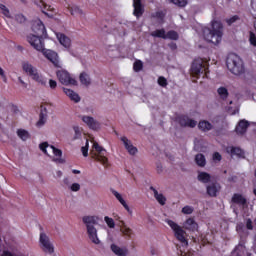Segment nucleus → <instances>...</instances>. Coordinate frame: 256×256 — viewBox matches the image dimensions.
Instances as JSON below:
<instances>
[{
	"label": "nucleus",
	"mask_w": 256,
	"mask_h": 256,
	"mask_svg": "<svg viewBox=\"0 0 256 256\" xmlns=\"http://www.w3.org/2000/svg\"><path fill=\"white\" fill-rule=\"evenodd\" d=\"M203 38L207 42L218 44L223 38V24L219 21H212V29L205 27L203 28Z\"/></svg>",
	"instance_id": "obj_1"
},
{
	"label": "nucleus",
	"mask_w": 256,
	"mask_h": 256,
	"mask_svg": "<svg viewBox=\"0 0 256 256\" xmlns=\"http://www.w3.org/2000/svg\"><path fill=\"white\" fill-rule=\"evenodd\" d=\"M82 223L86 225L88 237L91 242L95 245H100L101 241L98 237V230L95 227L98 225V217L95 216H84L82 218Z\"/></svg>",
	"instance_id": "obj_2"
},
{
	"label": "nucleus",
	"mask_w": 256,
	"mask_h": 256,
	"mask_svg": "<svg viewBox=\"0 0 256 256\" xmlns=\"http://www.w3.org/2000/svg\"><path fill=\"white\" fill-rule=\"evenodd\" d=\"M226 67L233 75H242L245 70L243 60L235 53L229 54L226 58Z\"/></svg>",
	"instance_id": "obj_3"
},
{
	"label": "nucleus",
	"mask_w": 256,
	"mask_h": 256,
	"mask_svg": "<svg viewBox=\"0 0 256 256\" xmlns=\"http://www.w3.org/2000/svg\"><path fill=\"white\" fill-rule=\"evenodd\" d=\"M22 70L23 72L30 76L31 79H33L35 82L45 86L47 84L46 79L42 74H40L37 70V68L30 64L28 61H25L22 63Z\"/></svg>",
	"instance_id": "obj_4"
},
{
	"label": "nucleus",
	"mask_w": 256,
	"mask_h": 256,
	"mask_svg": "<svg viewBox=\"0 0 256 256\" xmlns=\"http://www.w3.org/2000/svg\"><path fill=\"white\" fill-rule=\"evenodd\" d=\"M167 225L174 231V237L182 244V247H188V239L186 238V231L183 230L175 221L171 219L166 220Z\"/></svg>",
	"instance_id": "obj_5"
},
{
	"label": "nucleus",
	"mask_w": 256,
	"mask_h": 256,
	"mask_svg": "<svg viewBox=\"0 0 256 256\" xmlns=\"http://www.w3.org/2000/svg\"><path fill=\"white\" fill-rule=\"evenodd\" d=\"M190 72L192 73L193 77L199 78L200 75L203 77H207L209 73V67L201 58H196L192 64V68H190Z\"/></svg>",
	"instance_id": "obj_6"
},
{
	"label": "nucleus",
	"mask_w": 256,
	"mask_h": 256,
	"mask_svg": "<svg viewBox=\"0 0 256 256\" xmlns=\"http://www.w3.org/2000/svg\"><path fill=\"white\" fill-rule=\"evenodd\" d=\"M93 148L95 149L96 153H94L92 158L95 161L100 162L104 167H108V158L106 157V150L103 149V147H101L97 142L93 144Z\"/></svg>",
	"instance_id": "obj_7"
},
{
	"label": "nucleus",
	"mask_w": 256,
	"mask_h": 256,
	"mask_svg": "<svg viewBox=\"0 0 256 256\" xmlns=\"http://www.w3.org/2000/svg\"><path fill=\"white\" fill-rule=\"evenodd\" d=\"M39 246L45 254L52 255L54 253V245L50 241L49 236H47L45 233L40 234Z\"/></svg>",
	"instance_id": "obj_8"
},
{
	"label": "nucleus",
	"mask_w": 256,
	"mask_h": 256,
	"mask_svg": "<svg viewBox=\"0 0 256 256\" xmlns=\"http://www.w3.org/2000/svg\"><path fill=\"white\" fill-rule=\"evenodd\" d=\"M57 78L62 85H77V81L71 78L70 74L66 70H58L56 72Z\"/></svg>",
	"instance_id": "obj_9"
},
{
	"label": "nucleus",
	"mask_w": 256,
	"mask_h": 256,
	"mask_svg": "<svg viewBox=\"0 0 256 256\" xmlns=\"http://www.w3.org/2000/svg\"><path fill=\"white\" fill-rule=\"evenodd\" d=\"M43 38L45 37L31 34L27 36V41L30 42V45H32L34 49L41 52L45 49Z\"/></svg>",
	"instance_id": "obj_10"
},
{
	"label": "nucleus",
	"mask_w": 256,
	"mask_h": 256,
	"mask_svg": "<svg viewBox=\"0 0 256 256\" xmlns=\"http://www.w3.org/2000/svg\"><path fill=\"white\" fill-rule=\"evenodd\" d=\"M32 30L35 33V36L38 37H46L47 36V30L46 27L41 19H36L32 23Z\"/></svg>",
	"instance_id": "obj_11"
},
{
	"label": "nucleus",
	"mask_w": 256,
	"mask_h": 256,
	"mask_svg": "<svg viewBox=\"0 0 256 256\" xmlns=\"http://www.w3.org/2000/svg\"><path fill=\"white\" fill-rule=\"evenodd\" d=\"M51 109L50 104H42L40 106L39 120L36 123V127H44L48 119V110Z\"/></svg>",
	"instance_id": "obj_12"
},
{
	"label": "nucleus",
	"mask_w": 256,
	"mask_h": 256,
	"mask_svg": "<svg viewBox=\"0 0 256 256\" xmlns=\"http://www.w3.org/2000/svg\"><path fill=\"white\" fill-rule=\"evenodd\" d=\"M40 52H42L44 57L48 58L56 68H61L59 55L55 51L45 50V48H43Z\"/></svg>",
	"instance_id": "obj_13"
},
{
	"label": "nucleus",
	"mask_w": 256,
	"mask_h": 256,
	"mask_svg": "<svg viewBox=\"0 0 256 256\" xmlns=\"http://www.w3.org/2000/svg\"><path fill=\"white\" fill-rule=\"evenodd\" d=\"M177 122L180 125V127H189V128H195L197 125V121L190 118L187 115H180L177 117Z\"/></svg>",
	"instance_id": "obj_14"
},
{
	"label": "nucleus",
	"mask_w": 256,
	"mask_h": 256,
	"mask_svg": "<svg viewBox=\"0 0 256 256\" xmlns=\"http://www.w3.org/2000/svg\"><path fill=\"white\" fill-rule=\"evenodd\" d=\"M81 120L93 131H98L101 128V123L92 116H82Z\"/></svg>",
	"instance_id": "obj_15"
},
{
	"label": "nucleus",
	"mask_w": 256,
	"mask_h": 256,
	"mask_svg": "<svg viewBox=\"0 0 256 256\" xmlns=\"http://www.w3.org/2000/svg\"><path fill=\"white\" fill-rule=\"evenodd\" d=\"M40 150L45 154L49 156V153L47 151V148H50L54 154L55 157H62V150L56 149L54 146H49L48 142H43L39 145Z\"/></svg>",
	"instance_id": "obj_16"
},
{
	"label": "nucleus",
	"mask_w": 256,
	"mask_h": 256,
	"mask_svg": "<svg viewBox=\"0 0 256 256\" xmlns=\"http://www.w3.org/2000/svg\"><path fill=\"white\" fill-rule=\"evenodd\" d=\"M221 189H222L221 184L214 182L206 186V193L210 197H216L218 193L221 192Z\"/></svg>",
	"instance_id": "obj_17"
},
{
	"label": "nucleus",
	"mask_w": 256,
	"mask_h": 256,
	"mask_svg": "<svg viewBox=\"0 0 256 256\" xmlns=\"http://www.w3.org/2000/svg\"><path fill=\"white\" fill-rule=\"evenodd\" d=\"M120 141H122L124 143L126 150L128 151V153L131 156H134L137 154L138 149L132 144V142L130 140L127 139L126 136L121 137Z\"/></svg>",
	"instance_id": "obj_18"
},
{
	"label": "nucleus",
	"mask_w": 256,
	"mask_h": 256,
	"mask_svg": "<svg viewBox=\"0 0 256 256\" xmlns=\"http://www.w3.org/2000/svg\"><path fill=\"white\" fill-rule=\"evenodd\" d=\"M133 15L136 18H140L144 14V7L141 3V0H133Z\"/></svg>",
	"instance_id": "obj_19"
},
{
	"label": "nucleus",
	"mask_w": 256,
	"mask_h": 256,
	"mask_svg": "<svg viewBox=\"0 0 256 256\" xmlns=\"http://www.w3.org/2000/svg\"><path fill=\"white\" fill-rule=\"evenodd\" d=\"M249 121L247 120H240L237 124L235 131L238 135H244L247 132V129L249 127Z\"/></svg>",
	"instance_id": "obj_20"
},
{
	"label": "nucleus",
	"mask_w": 256,
	"mask_h": 256,
	"mask_svg": "<svg viewBox=\"0 0 256 256\" xmlns=\"http://www.w3.org/2000/svg\"><path fill=\"white\" fill-rule=\"evenodd\" d=\"M184 229L190 232H196L198 231V224L194 218H187L184 222Z\"/></svg>",
	"instance_id": "obj_21"
},
{
	"label": "nucleus",
	"mask_w": 256,
	"mask_h": 256,
	"mask_svg": "<svg viewBox=\"0 0 256 256\" xmlns=\"http://www.w3.org/2000/svg\"><path fill=\"white\" fill-rule=\"evenodd\" d=\"M35 4L41 8L42 13L45 14L46 16L50 17V14L48 12H53V8L51 5H48L44 2V0H37Z\"/></svg>",
	"instance_id": "obj_22"
},
{
	"label": "nucleus",
	"mask_w": 256,
	"mask_h": 256,
	"mask_svg": "<svg viewBox=\"0 0 256 256\" xmlns=\"http://www.w3.org/2000/svg\"><path fill=\"white\" fill-rule=\"evenodd\" d=\"M111 193H112V195L115 196V198L117 199V201L120 202V204H122V206L125 208V210H126L129 214H132L131 208H129L128 204L125 202V200L123 199L122 195H121L118 191H116V190H114V189L111 190Z\"/></svg>",
	"instance_id": "obj_23"
},
{
	"label": "nucleus",
	"mask_w": 256,
	"mask_h": 256,
	"mask_svg": "<svg viewBox=\"0 0 256 256\" xmlns=\"http://www.w3.org/2000/svg\"><path fill=\"white\" fill-rule=\"evenodd\" d=\"M232 203L245 207L247 206V199L242 194L235 193L232 197Z\"/></svg>",
	"instance_id": "obj_24"
},
{
	"label": "nucleus",
	"mask_w": 256,
	"mask_h": 256,
	"mask_svg": "<svg viewBox=\"0 0 256 256\" xmlns=\"http://www.w3.org/2000/svg\"><path fill=\"white\" fill-rule=\"evenodd\" d=\"M150 191L153 192L154 198H156V201H158L161 206H164L165 203H167V198H165L163 194H159L154 186H150Z\"/></svg>",
	"instance_id": "obj_25"
},
{
	"label": "nucleus",
	"mask_w": 256,
	"mask_h": 256,
	"mask_svg": "<svg viewBox=\"0 0 256 256\" xmlns=\"http://www.w3.org/2000/svg\"><path fill=\"white\" fill-rule=\"evenodd\" d=\"M226 152L231 154L232 157L236 156V157L242 158V159L245 158V152L241 148L231 147V148L226 149Z\"/></svg>",
	"instance_id": "obj_26"
},
{
	"label": "nucleus",
	"mask_w": 256,
	"mask_h": 256,
	"mask_svg": "<svg viewBox=\"0 0 256 256\" xmlns=\"http://www.w3.org/2000/svg\"><path fill=\"white\" fill-rule=\"evenodd\" d=\"M63 93H65L66 96H68L71 99V101H73L75 103H79L81 101L79 94L75 93L71 89L63 88Z\"/></svg>",
	"instance_id": "obj_27"
},
{
	"label": "nucleus",
	"mask_w": 256,
	"mask_h": 256,
	"mask_svg": "<svg viewBox=\"0 0 256 256\" xmlns=\"http://www.w3.org/2000/svg\"><path fill=\"white\" fill-rule=\"evenodd\" d=\"M57 38L62 46H64L65 48H70L71 40L68 36H66L64 33H58Z\"/></svg>",
	"instance_id": "obj_28"
},
{
	"label": "nucleus",
	"mask_w": 256,
	"mask_h": 256,
	"mask_svg": "<svg viewBox=\"0 0 256 256\" xmlns=\"http://www.w3.org/2000/svg\"><path fill=\"white\" fill-rule=\"evenodd\" d=\"M110 248L116 256H127L128 254L127 249H122L116 244H112Z\"/></svg>",
	"instance_id": "obj_29"
},
{
	"label": "nucleus",
	"mask_w": 256,
	"mask_h": 256,
	"mask_svg": "<svg viewBox=\"0 0 256 256\" xmlns=\"http://www.w3.org/2000/svg\"><path fill=\"white\" fill-rule=\"evenodd\" d=\"M198 128L203 132H209L213 129V125L207 120H201L198 124Z\"/></svg>",
	"instance_id": "obj_30"
},
{
	"label": "nucleus",
	"mask_w": 256,
	"mask_h": 256,
	"mask_svg": "<svg viewBox=\"0 0 256 256\" xmlns=\"http://www.w3.org/2000/svg\"><path fill=\"white\" fill-rule=\"evenodd\" d=\"M167 15V12L164 11H156V13L151 14L152 19L158 20L160 25L164 24L165 16Z\"/></svg>",
	"instance_id": "obj_31"
},
{
	"label": "nucleus",
	"mask_w": 256,
	"mask_h": 256,
	"mask_svg": "<svg viewBox=\"0 0 256 256\" xmlns=\"http://www.w3.org/2000/svg\"><path fill=\"white\" fill-rule=\"evenodd\" d=\"M79 81L82 85L88 87L91 84V79L89 74H87L86 72H82L79 75Z\"/></svg>",
	"instance_id": "obj_32"
},
{
	"label": "nucleus",
	"mask_w": 256,
	"mask_h": 256,
	"mask_svg": "<svg viewBox=\"0 0 256 256\" xmlns=\"http://www.w3.org/2000/svg\"><path fill=\"white\" fill-rule=\"evenodd\" d=\"M120 232L123 233V235L127 238V239H131L132 235H133V230L129 227H127L124 223V221H122V226H120Z\"/></svg>",
	"instance_id": "obj_33"
},
{
	"label": "nucleus",
	"mask_w": 256,
	"mask_h": 256,
	"mask_svg": "<svg viewBox=\"0 0 256 256\" xmlns=\"http://www.w3.org/2000/svg\"><path fill=\"white\" fill-rule=\"evenodd\" d=\"M197 179L201 183L208 184L211 181V175L207 172H199Z\"/></svg>",
	"instance_id": "obj_34"
},
{
	"label": "nucleus",
	"mask_w": 256,
	"mask_h": 256,
	"mask_svg": "<svg viewBox=\"0 0 256 256\" xmlns=\"http://www.w3.org/2000/svg\"><path fill=\"white\" fill-rule=\"evenodd\" d=\"M217 93H218L220 99L223 101H226L227 98L229 97L228 89L224 86L219 87L217 90Z\"/></svg>",
	"instance_id": "obj_35"
},
{
	"label": "nucleus",
	"mask_w": 256,
	"mask_h": 256,
	"mask_svg": "<svg viewBox=\"0 0 256 256\" xmlns=\"http://www.w3.org/2000/svg\"><path fill=\"white\" fill-rule=\"evenodd\" d=\"M195 161H196V164H197L199 167H205V166H206V157H205L204 154L198 153V154L195 156Z\"/></svg>",
	"instance_id": "obj_36"
},
{
	"label": "nucleus",
	"mask_w": 256,
	"mask_h": 256,
	"mask_svg": "<svg viewBox=\"0 0 256 256\" xmlns=\"http://www.w3.org/2000/svg\"><path fill=\"white\" fill-rule=\"evenodd\" d=\"M151 36L153 38H160V39L166 40L167 33H165L164 29H158L154 32H151Z\"/></svg>",
	"instance_id": "obj_37"
},
{
	"label": "nucleus",
	"mask_w": 256,
	"mask_h": 256,
	"mask_svg": "<svg viewBox=\"0 0 256 256\" xmlns=\"http://www.w3.org/2000/svg\"><path fill=\"white\" fill-rule=\"evenodd\" d=\"M17 135L24 142H26L28 139L31 138V135L29 134V132L24 129H19L17 131Z\"/></svg>",
	"instance_id": "obj_38"
},
{
	"label": "nucleus",
	"mask_w": 256,
	"mask_h": 256,
	"mask_svg": "<svg viewBox=\"0 0 256 256\" xmlns=\"http://www.w3.org/2000/svg\"><path fill=\"white\" fill-rule=\"evenodd\" d=\"M166 40L171 41H178L179 40V34L176 31H169L166 33Z\"/></svg>",
	"instance_id": "obj_39"
},
{
	"label": "nucleus",
	"mask_w": 256,
	"mask_h": 256,
	"mask_svg": "<svg viewBox=\"0 0 256 256\" xmlns=\"http://www.w3.org/2000/svg\"><path fill=\"white\" fill-rule=\"evenodd\" d=\"M0 10L2 11V14H3L6 18H8V19H11V18H12L11 13H10V10H9V8H8L6 5L0 4Z\"/></svg>",
	"instance_id": "obj_40"
},
{
	"label": "nucleus",
	"mask_w": 256,
	"mask_h": 256,
	"mask_svg": "<svg viewBox=\"0 0 256 256\" xmlns=\"http://www.w3.org/2000/svg\"><path fill=\"white\" fill-rule=\"evenodd\" d=\"M142 69H143L142 61L141 60L135 61L134 64H133L134 72L139 73L140 71H142Z\"/></svg>",
	"instance_id": "obj_41"
},
{
	"label": "nucleus",
	"mask_w": 256,
	"mask_h": 256,
	"mask_svg": "<svg viewBox=\"0 0 256 256\" xmlns=\"http://www.w3.org/2000/svg\"><path fill=\"white\" fill-rule=\"evenodd\" d=\"M73 130L75 132L74 140H79L82 138V129L79 126H74Z\"/></svg>",
	"instance_id": "obj_42"
},
{
	"label": "nucleus",
	"mask_w": 256,
	"mask_h": 256,
	"mask_svg": "<svg viewBox=\"0 0 256 256\" xmlns=\"http://www.w3.org/2000/svg\"><path fill=\"white\" fill-rule=\"evenodd\" d=\"M170 2L178 7H186L188 0H170Z\"/></svg>",
	"instance_id": "obj_43"
},
{
	"label": "nucleus",
	"mask_w": 256,
	"mask_h": 256,
	"mask_svg": "<svg viewBox=\"0 0 256 256\" xmlns=\"http://www.w3.org/2000/svg\"><path fill=\"white\" fill-rule=\"evenodd\" d=\"M104 220L109 229H115L116 224H115V220L113 218H109L108 216H106L104 218Z\"/></svg>",
	"instance_id": "obj_44"
},
{
	"label": "nucleus",
	"mask_w": 256,
	"mask_h": 256,
	"mask_svg": "<svg viewBox=\"0 0 256 256\" xmlns=\"http://www.w3.org/2000/svg\"><path fill=\"white\" fill-rule=\"evenodd\" d=\"M15 21L18 24H24L26 22V17L24 16V14H16L15 15Z\"/></svg>",
	"instance_id": "obj_45"
},
{
	"label": "nucleus",
	"mask_w": 256,
	"mask_h": 256,
	"mask_svg": "<svg viewBox=\"0 0 256 256\" xmlns=\"http://www.w3.org/2000/svg\"><path fill=\"white\" fill-rule=\"evenodd\" d=\"M240 20V16H232L231 18H228L225 20L226 24H228L229 26L233 25L235 22Z\"/></svg>",
	"instance_id": "obj_46"
},
{
	"label": "nucleus",
	"mask_w": 256,
	"mask_h": 256,
	"mask_svg": "<svg viewBox=\"0 0 256 256\" xmlns=\"http://www.w3.org/2000/svg\"><path fill=\"white\" fill-rule=\"evenodd\" d=\"M158 84L159 86H161L162 88H166L168 86V80L166 78H164L163 76H160L158 78Z\"/></svg>",
	"instance_id": "obj_47"
},
{
	"label": "nucleus",
	"mask_w": 256,
	"mask_h": 256,
	"mask_svg": "<svg viewBox=\"0 0 256 256\" xmlns=\"http://www.w3.org/2000/svg\"><path fill=\"white\" fill-rule=\"evenodd\" d=\"M194 211L192 206L186 205L182 208V213L186 214V215H190L192 214Z\"/></svg>",
	"instance_id": "obj_48"
},
{
	"label": "nucleus",
	"mask_w": 256,
	"mask_h": 256,
	"mask_svg": "<svg viewBox=\"0 0 256 256\" xmlns=\"http://www.w3.org/2000/svg\"><path fill=\"white\" fill-rule=\"evenodd\" d=\"M249 41L252 46L256 47V35L253 32H250Z\"/></svg>",
	"instance_id": "obj_49"
},
{
	"label": "nucleus",
	"mask_w": 256,
	"mask_h": 256,
	"mask_svg": "<svg viewBox=\"0 0 256 256\" xmlns=\"http://www.w3.org/2000/svg\"><path fill=\"white\" fill-rule=\"evenodd\" d=\"M81 189V185L78 183H74L71 185V191L72 192H79Z\"/></svg>",
	"instance_id": "obj_50"
},
{
	"label": "nucleus",
	"mask_w": 256,
	"mask_h": 256,
	"mask_svg": "<svg viewBox=\"0 0 256 256\" xmlns=\"http://www.w3.org/2000/svg\"><path fill=\"white\" fill-rule=\"evenodd\" d=\"M213 160L214 161H222V155L219 152H214L213 154Z\"/></svg>",
	"instance_id": "obj_51"
},
{
	"label": "nucleus",
	"mask_w": 256,
	"mask_h": 256,
	"mask_svg": "<svg viewBox=\"0 0 256 256\" xmlns=\"http://www.w3.org/2000/svg\"><path fill=\"white\" fill-rule=\"evenodd\" d=\"M71 14L75 15V14H83L82 10L79 7H74L71 9Z\"/></svg>",
	"instance_id": "obj_52"
},
{
	"label": "nucleus",
	"mask_w": 256,
	"mask_h": 256,
	"mask_svg": "<svg viewBox=\"0 0 256 256\" xmlns=\"http://www.w3.org/2000/svg\"><path fill=\"white\" fill-rule=\"evenodd\" d=\"M81 152H82V155H84V157H88V142L85 147H81Z\"/></svg>",
	"instance_id": "obj_53"
},
{
	"label": "nucleus",
	"mask_w": 256,
	"mask_h": 256,
	"mask_svg": "<svg viewBox=\"0 0 256 256\" xmlns=\"http://www.w3.org/2000/svg\"><path fill=\"white\" fill-rule=\"evenodd\" d=\"M246 227H247L248 230H252L253 229V223H252L251 218L247 219Z\"/></svg>",
	"instance_id": "obj_54"
},
{
	"label": "nucleus",
	"mask_w": 256,
	"mask_h": 256,
	"mask_svg": "<svg viewBox=\"0 0 256 256\" xmlns=\"http://www.w3.org/2000/svg\"><path fill=\"white\" fill-rule=\"evenodd\" d=\"M48 84L50 85V88L52 90H54L57 87V82L52 79L48 82Z\"/></svg>",
	"instance_id": "obj_55"
},
{
	"label": "nucleus",
	"mask_w": 256,
	"mask_h": 256,
	"mask_svg": "<svg viewBox=\"0 0 256 256\" xmlns=\"http://www.w3.org/2000/svg\"><path fill=\"white\" fill-rule=\"evenodd\" d=\"M0 76H2L4 82H7V76L5 74V71L0 67Z\"/></svg>",
	"instance_id": "obj_56"
},
{
	"label": "nucleus",
	"mask_w": 256,
	"mask_h": 256,
	"mask_svg": "<svg viewBox=\"0 0 256 256\" xmlns=\"http://www.w3.org/2000/svg\"><path fill=\"white\" fill-rule=\"evenodd\" d=\"M180 255H181V256H193L192 253L186 252L185 250H184V251L180 250Z\"/></svg>",
	"instance_id": "obj_57"
},
{
	"label": "nucleus",
	"mask_w": 256,
	"mask_h": 256,
	"mask_svg": "<svg viewBox=\"0 0 256 256\" xmlns=\"http://www.w3.org/2000/svg\"><path fill=\"white\" fill-rule=\"evenodd\" d=\"M1 256H13L11 252L4 251Z\"/></svg>",
	"instance_id": "obj_58"
},
{
	"label": "nucleus",
	"mask_w": 256,
	"mask_h": 256,
	"mask_svg": "<svg viewBox=\"0 0 256 256\" xmlns=\"http://www.w3.org/2000/svg\"><path fill=\"white\" fill-rule=\"evenodd\" d=\"M72 173H73L74 175H80V174H81V171L78 170V169H73V170H72Z\"/></svg>",
	"instance_id": "obj_59"
},
{
	"label": "nucleus",
	"mask_w": 256,
	"mask_h": 256,
	"mask_svg": "<svg viewBox=\"0 0 256 256\" xmlns=\"http://www.w3.org/2000/svg\"><path fill=\"white\" fill-rule=\"evenodd\" d=\"M55 162L64 163V160L62 158H56L54 159Z\"/></svg>",
	"instance_id": "obj_60"
},
{
	"label": "nucleus",
	"mask_w": 256,
	"mask_h": 256,
	"mask_svg": "<svg viewBox=\"0 0 256 256\" xmlns=\"http://www.w3.org/2000/svg\"><path fill=\"white\" fill-rule=\"evenodd\" d=\"M253 194L256 196V189H253Z\"/></svg>",
	"instance_id": "obj_61"
},
{
	"label": "nucleus",
	"mask_w": 256,
	"mask_h": 256,
	"mask_svg": "<svg viewBox=\"0 0 256 256\" xmlns=\"http://www.w3.org/2000/svg\"><path fill=\"white\" fill-rule=\"evenodd\" d=\"M58 175H59V176H61V175H62V172H61V171H59V172H58Z\"/></svg>",
	"instance_id": "obj_62"
},
{
	"label": "nucleus",
	"mask_w": 256,
	"mask_h": 256,
	"mask_svg": "<svg viewBox=\"0 0 256 256\" xmlns=\"http://www.w3.org/2000/svg\"><path fill=\"white\" fill-rule=\"evenodd\" d=\"M254 175H255V177H256V168H255V170H254Z\"/></svg>",
	"instance_id": "obj_63"
},
{
	"label": "nucleus",
	"mask_w": 256,
	"mask_h": 256,
	"mask_svg": "<svg viewBox=\"0 0 256 256\" xmlns=\"http://www.w3.org/2000/svg\"><path fill=\"white\" fill-rule=\"evenodd\" d=\"M254 224H255V226H256V218H255V220H254Z\"/></svg>",
	"instance_id": "obj_64"
}]
</instances>
